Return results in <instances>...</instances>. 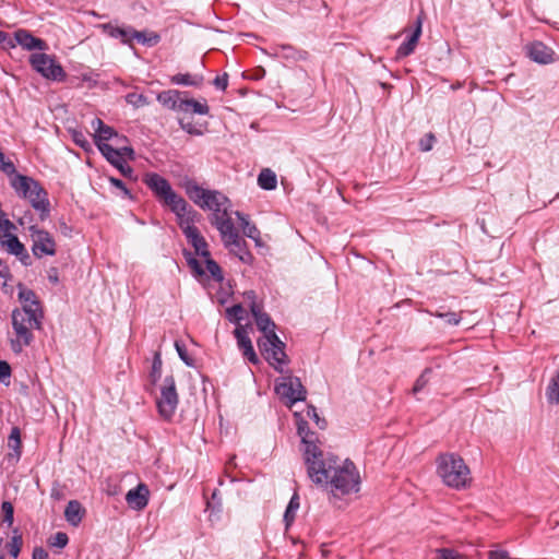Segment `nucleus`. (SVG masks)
<instances>
[{
  "instance_id": "obj_26",
  "label": "nucleus",
  "mask_w": 559,
  "mask_h": 559,
  "mask_svg": "<svg viewBox=\"0 0 559 559\" xmlns=\"http://www.w3.org/2000/svg\"><path fill=\"white\" fill-rule=\"evenodd\" d=\"M102 28L111 37L120 38L123 44L132 46V40L140 41V33L129 27H118L111 24H103Z\"/></svg>"
},
{
  "instance_id": "obj_5",
  "label": "nucleus",
  "mask_w": 559,
  "mask_h": 559,
  "mask_svg": "<svg viewBox=\"0 0 559 559\" xmlns=\"http://www.w3.org/2000/svg\"><path fill=\"white\" fill-rule=\"evenodd\" d=\"M11 186L15 192L27 199L32 206L39 212V217L45 221L49 215V200L44 188L33 178L16 174L11 179Z\"/></svg>"
},
{
  "instance_id": "obj_30",
  "label": "nucleus",
  "mask_w": 559,
  "mask_h": 559,
  "mask_svg": "<svg viewBox=\"0 0 559 559\" xmlns=\"http://www.w3.org/2000/svg\"><path fill=\"white\" fill-rule=\"evenodd\" d=\"M203 82V75L190 73H177L170 76V83L175 85L198 87Z\"/></svg>"
},
{
  "instance_id": "obj_6",
  "label": "nucleus",
  "mask_w": 559,
  "mask_h": 559,
  "mask_svg": "<svg viewBox=\"0 0 559 559\" xmlns=\"http://www.w3.org/2000/svg\"><path fill=\"white\" fill-rule=\"evenodd\" d=\"M147 390L154 396L159 417L165 421H171L179 404L174 376H165L157 386L147 388Z\"/></svg>"
},
{
  "instance_id": "obj_56",
  "label": "nucleus",
  "mask_w": 559,
  "mask_h": 559,
  "mask_svg": "<svg viewBox=\"0 0 559 559\" xmlns=\"http://www.w3.org/2000/svg\"><path fill=\"white\" fill-rule=\"evenodd\" d=\"M110 142H111L110 144L114 147H130L129 145L124 144V142H127V139L122 135H119L118 133H117V136H115V139H111Z\"/></svg>"
},
{
  "instance_id": "obj_59",
  "label": "nucleus",
  "mask_w": 559,
  "mask_h": 559,
  "mask_svg": "<svg viewBox=\"0 0 559 559\" xmlns=\"http://www.w3.org/2000/svg\"><path fill=\"white\" fill-rule=\"evenodd\" d=\"M150 490L146 485L142 483V509H144L148 502Z\"/></svg>"
},
{
  "instance_id": "obj_28",
  "label": "nucleus",
  "mask_w": 559,
  "mask_h": 559,
  "mask_svg": "<svg viewBox=\"0 0 559 559\" xmlns=\"http://www.w3.org/2000/svg\"><path fill=\"white\" fill-rule=\"evenodd\" d=\"M84 515V509L82 508L81 503L76 500H71L68 502L66 510H64V516L66 520L73 526H78Z\"/></svg>"
},
{
  "instance_id": "obj_47",
  "label": "nucleus",
  "mask_w": 559,
  "mask_h": 559,
  "mask_svg": "<svg viewBox=\"0 0 559 559\" xmlns=\"http://www.w3.org/2000/svg\"><path fill=\"white\" fill-rule=\"evenodd\" d=\"M0 170L7 175H16L15 166L12 162L4 159V154L0 150Z\"/></svg>"
},
{
  "instance_id": "obj_18",
  "label": "nucleus",
  "mask_w": 559,
  "mask_h": 559,
  "mask_svg": "<svg viewBox=\"0 0 559 559\" xmlns=\"http://www.w3.org/2000/svg\"><path fill=\"white\" fill-rule=\"evenodd\" d=\"M250 311L254 318L258 329L264 334L262 340L269 338L272 333H275V323L271 317L264 312L258 302L250 305Z\"/></svg>"
},
{
  "instance_id": "obj_57",
  "label": "nucleus",
  "mask_w": 559,
  "mask_h": 559,
  "mask_svg": "<svg viewBox=\"0 0 559 559\" xmlns=\"http://www.w3.org/2000/svg\"><path fill=\"white\" fill-rule=\"evenodd\" d=\"M307 428H309V426H308V423L306 420L301 419L300 421H298V424H297V432H298V435L300 436L301 439L304 438V435L307 433Z\"/></svg>"
},
{
  "instance_id": "obj_15",
  "label": "nucleus",
  "mask_w": 559,
  "mask_h": 559,
  "mask_svg": "<svg viewBox=\"0 0 559 559\" xmlns=\"http://www.w3.org/2000/svg\"><path fill=\"white\" fill-rule=\"evenodd\" d=\"M28 231L33 241L32 251L35 257L56 254V242L48 231L38 228L36 225H31Z\"/></svg>"
},
{
  "instance_id": "obj_22",
  "label": "nucleus",
  "mask_w": 559,
  "mask_h": 559,
  "mask_svg": "<svg viewBox=\"0 0 559 559\" xmlns=\"http://www.w3.org/2000/svg\"><path fill=\"white\" fill-rule=\"evenodd\" d=\"M16 43L26 50H40L44 51L48 48L47 43L40 38L33 36L26 29H17L14 33Z\"/></svg>"
},
{
  "instance_id": "obj_29",
  "label": "nucleus",
  "mask_w": 559,
  "mask_h": 559,
  "mask_svg": "<svg viewBox=\"0 0 559 559\" xmlns=\"http://www.w3.org/2000/svg\"><path fill=\"white\" fill-rule=\"evenodd\" d=\"M236 216L241 225L242 231L245 236L255 241L257 245H260V230L258 227L250 223L248 216L243 213L237 211Z\"/></svg>"
},
{
  "instance_id": "obj_20",
  "label": "nucleus",
  "mask_w": 559,
  "mask_h": 559,
  "mask_svg": "<svg viewBox=\"0 0 559 559\" xmlns=\"http://www.w3.org/2000/svg\"><path fill=\"white\" fill-rule=\"evenodd\" d=\"M272 56L278 59H283L289 64H294L298 61L307 60L309 53L306 50H301L292 45L285 44L276 46Z\"/></svg>"
},
{
  "instance_id": "obj_58",
  "label": "nucleus",
  "mask_w": 559,
  "mask_h": 559,
  "mask_svg": "<svg viewBox=\"0 0 559 559\" xmlns=\"http://www.w3.org/2000/svg\"><path fill=\"white\" fill-rule=\"evenodd\" d=\"M110 182H111L115 187H117V188L121 189L126 195H129V190L126 188V186H124V183H123V181H122V180H120V179H116V178H110Z\"/></svg>"
},
{
  "instance_id": "obj_61",
  "label": "nucleus",
  "mask_w": 559,
  "mask_h": 559,
  "mask_svg": "<svg viewBox=\"0 0 559 559\" xmlns=\"http://www.w3.org/2000/svg\"><path fill=\"white\" fill-rule=\"evenodd\" d=\"M243 296L247 300L250 301V305L253 302H257L255 301L257 295H255L254 290H247V292H245Z\"/></svg>"
},
{
  "instance_id": "obj_19",
  "label": "nucleus",
  "mask_w": 559,
  "mask_h": 559,
  "mask_svg": "<svg viewBox=\"0 0 559 559\" xmlns=\"http://www.w3.org/2000/svg\"><path fill=\"white\" fill-rule=\"evenodd\" d=\"M235 337L237 340V344L239 349L242 352L243 357H246L249 362L257 365L260 359L254 352L252 342L247 333V330L242 325H238L234 331Z\"/></svg>"
},
{
  "instance_id": "obj_32",
  "label": "nucleus",
  "mask_w": 559,
  "mask_h": 559,
  "mask_svg": "<svg viewBox=\"0 0 559 559\" xmlns=\"http://www.w3.org/2000/svg\"><path fill=\"white\" fill-rule=\"evenodd\" d=\"M258 185L264 190H274L277 186L275 173L269 168L262 169L258 176Z\"/></svg>"
},
{
  "instance_id": "obj_52",
  "label": "nucleus",
  "mask_w": 559,
  "mask_h": 559,
  "mask_svg": "<svg viewBox=\"0 0 559 559\" xmlns=\"http://www.w3.org/2000/svg\"><path fill=\"white\" fill-rule=\"evenodd\" d=\"M11 376V367L7 361H0V382L8 384Z\"/></svg>"
},
{
  "instance_id": "obj_63",
  "label": "nucleus",
  "mask_w": 559,
  "mask_h": 559,
  "mask_svg": "<svg viewBox=\"0 0 559 559\" xmlns=\"http://www.w3.org/2000/svg\"><path fill=\"white\" fill-rule=\"evenodd\" d=\"M51 282L56 283L58 281V277L57 276H50L49 277Z\"/></svg>"
},
{
  "instance_id": "obj_60",
  "label": "nucleus",
  "mask_w": 559,
  "mask_h": 559,
  "mask_svg": "<svg viewBox=\"0 0 559 559\" xmlns=\"http://www.w3.org/2000/svg\"><path fill=\"white\" fill-rule=\"evenodd\" d=\"M8 267L2 265V261L0 260V278L3 280V285L7 284V277H8Z\"/></svg>"
},
{
  "instance_id": "obj_64",
  "label": "nucleus",
  "mask_w": 559,
  "mask_h": 559,
  "mask_svg": "<svg viewBox=\"0 0 559 559\" xmlns=\"http://www.w3.org/2000/svg\"><path fill=\"white\" fill-rule=\"evenodd\" d=\"M212 498L213 499H217V492L216 491L213 492Z\"/></svg>"
},
{
  "instance_id": "obj_12",
  "label": "nucleus",
  "mask_w": 559,
  "mask_h": 559,
  "mask_svg": "<svg viewBox=\"0 0 559 559\" xmlns=\"http://www.w3.org/2000/svg\"><path fill=\"white\" fill-rule=\"evenodd\" d=\"M258 345L267 362L276 371L282 373V366L288 364V357L285 353V343L281 341L276 333H272L269 338L260 340Z\"/></svg>"
},
{
  "instance_id": "obj_7",
  "label": "nucleus",
  "mask_w": 559,
  "mask_h": 559,
  "mask_svg": "<svg viewBox=\"0 0 559 559\" xmlns=\"http://www.w3.org/2000/svg\"><path fill=\"white\" fill-rule=\"evenodd\" d=\"M189 199L202 210L212 211L213 214L228 212L229 199L217 190H209L200 187L194 180L188 179L182 183Z\"/></svg>"
},
{
  "instance_id": "obj_34",
  "label": "nucleus",
  "mask_w": 559,
  "mask_h": 559,
  "mask_svg": "<svg viewBox=\"0 0 559 559\" xmlns=\"http://www.w3.org/2000/svg\"><path fill=\"white\" fill-rule=\"evenodd\" d=\"M205 259V265L206 270L211 274L212 278L217 282L222 283L224 281V275L222 272L221 266L216 261H214L211 255L210 257H203Z\"/></svg>"
},
{
  "instance_id": "obj_55",
  "label": "nucleus",
  "mask_w": 559,
  "mask_h": 559,
  "mask_svg": "<svg viewBox=\"0 0 559 559\" xmlns=\"http://www.w3.org/2000/svg\"><path fill=\"white\" fill-rule=\"evenodd\" d=\"M33 559H48V552L43 547H35L32 555Z\"/></svg>"
},
{
  "instance_id": "obj_1",
  "label": "nucleus",
  "mask_w": 559,
  "mask_h": 559,
  "mask_svg": "<svg viewBox=\"0 0 559 559\" xmlns=\"http://www.w3.org/2000/svg\"><path fill=\"white\" fill-rule=\"evenodd\" d=\"M317 485L330 488L334 496H344L359 491L360 476L350 460L341 463L333 454H326L316 467H310L307 473Z\"/></svg>"
},
{
  "instance_id": "obj_2",
  "label": "nucleus",
  "mask_w": 559,
  "mask_h": 559,
  "mask_svg": "<svg viewBox=\"0 0 559 559\" xmlns=\"http://www.w3.org/2000/svg\"><path fill=\"white\" fill-rule=\"evenodd\" d=\"M143 181L162 206L169 209L176 216H180V213L181 215L185 214V211L191 206L173 189L170 182L159 174L147 173Z\"/></svg>"
},
{
  "instance_id": "obj_4",
  "label": "nucleus",
  "mask_w": 559,
  "mask_h": 559,
  "mask_svg": "<svg viewBox=\"0 0 559 559\" xmlns=\"http://www.w3.org/2000/svg\"><path fill=\"white\" fill-rule=\"evenodd\" d=\"M437 473L442 481L452 488H464L469 478V468L464 460L454 453H444L437 459Z\"/></svg>"
},
{
  "instance_id": "obj_62",
  "label": "nucleus",
  "mask_w": 559,
  "mask_h": 559,
  "mask_svg": "<svg viewBox=\"0 0 559 559\" xmlns=\"http://www.w3.org/2000/svg\"><path fill=\"white\" fill-rule=\"evenodd\" d=\"M8 38V34L5 32L0 31V44L3 43Z\"/></svg>"
},
{
  "instance_id": "obj_17",
  "label": "nucleus",
  "mask_w": 559,
  "mask_h": 559,
  "mask_svg": "<svg viewBox=\"0 0 559 559\" xmlns=\"http://www.w3.org/2000/svg\"><path fill=\"white\" fill-rule=\"evenodd\" d=\"M211 223L219 231L224 245L240 236L231 221V217L225 210L222 214H212Z\"/></svg>"
},
{
  "instance_id": "obj_8",
  "label": "nucleus",
  "mask_w": 559,
  "mask_h": 559,
  "mask_svg": "<svg viewBox=\"0 0 559 559\" xmlns=\"http://www.w3.org/2000/svg\"><path fill=\"white\" fill-rule=\"evenodd\" d=\"M157 100L168 109L183 115H201L206 116L210 112V107L204 99L203 102L195 100L188 97V92L178 90H168L160 92L157 95Z\"/></svg>"
},
{
  "instance_id": "obj_35",
  "label": "nucleus",
  "mask_w": 559,
  "mask_h": 559,
  "mask_svg": "<svg viewBox=\"0 0 559 559\" xmlns=\"http://www.w3.org/2000/svg\"><path fill=\"white\" fill-rule=\"evenodd\" d=\"M8 447L15 452L16 459L21 455V431L19 427H13L8 438Z\"/></svg>"
},
{
  "instance_id": "obj_43",
  "label": "nucleus",
  "mask_w": 559,
  "mask_h": 559,
  "mask_svg": "<svg viewBox=\"0 0 559 559\" xmlns=\"http://www.w3.org/2000/svg\"><path fill=\"white\" fill-rule=\"evenodd\" d=\"M176 350L180 359L189 367L194 366V360L189 356L186 345L182 342H175Z\"/></svg>"
},
{
  "instance_id": "obj_41",
  "label": "nucleus",
  "mask_w": 559,
  "mask_h": 559,
  "mask_svg": "<svg viewBox=\"0 0 559 559\" xmlns=\"http://www.w3.org/2000/svg\"><path fill=\"white\" fill-rule=\"evenodd\" d=\"M126 500L132 509L140 510V484L127 493Z\"/></svg>"
},
{
  "instance_id": "obj_24",
  "label": "nucleus",
  "mask_w": 559,
  "mask_h": 559,
  "mask_svg": "<svg viewBox=\"0 0 559 559\" xmlns=\"http://www.w3.org/2000/svg\"><path fill=\"white\" fill-rule=\"evenodd\" d=\"M224 246L229 250L230 253L235 254L242 263L249 265L253 263L254 258L248 249V243L240 236L237 237L235 240L228 241Z\"/></svg>"
},
{
  "instance_id": "obj_39",
  "label": "nucleus",
  "mask_w": 559,
  "mask_h": 559,
  "mask_svg": "<svg viewBox=\"0 0 559 559\" xmlns=\"http://www.w3.org/2000/svg\"><path fill=\"white\" fill-rule=\"evenodd\" d=\"M243 308L241 305H234L230 308L226 309L227 318L236 323H240V321L243 319Z\"/></svg>"
},
{
  "instance_id": "obj_14",
  "label": "nucleus",
  "mask_w": 559,
  "mask_h": 559,
  "mask_svg": "<svg viewBox=\"0 0 559 559\" xmlns=\"http://www.w3.org/2000/svg\"><path fill=\"white\" fill-rule=\"evenodd\" d=\"M98 150L112 166L121 171L122 175L127 176L131 174L132 170L127 164V159L134 158V151L132 147H114L111 144H103V147Z\"/></svg>"
},
{
  "instance_id": "obj_33",
  "label": "nucleus",
  "mask_w": 559,
  "mask_h": 559,
  "mask_svg": "<svg viewBox=\"0 0 559 559\" xmlns=\"http://www.w3.org/2000/svg\"><path fill=\"white\" fill-rule=\"evenodd\" d=\"M299 509V497L297 493H294L290 498L288 506L284 513V522L288 527L295 520L296 512Z\"/></svg>"
},
{
  "instance_id": "obj_38",
  "label": "nucleus",
  "mask_w": 559,
  "mask_h": 559,
  "mask_svg": "<svg viewBox=\"0 0 559 559\" xmlns=\"http://www.w3.org/2000/svg\"><path fill=\"white\" fill-rule=\"evenodd\" d=\"M23 545V539L20 534L14 531V535L12 536L11 542L8 544L9 554L16 559L21 552V548Z\"/></svg>"
},
{
  "instance_id": "obj_54",
  "label": "nucleus",
  "mask_w": 559,
  "mask_h": 559,
  "mask_svg": "<svg viewBox=\"0 0 559 559\" xmlns=\"http://www.w3.org/2000/svg\"><path fill=\"white\" fill-rule=\"evenodd\" d=\"M33 214L31 212H25L19 219V224L23 227H26L28 229V227L31 225H34L33 224Z\"/></svg>"
},
{
  "instance_id": "obj_40",
  "label": "nucleus",
  "mask_w": 559,
  "mask_h": 559,
  "mask_svg": "<svg viewBox=\"0 0 559 559\" xmlns=\"http://www.w3.org/2000/svg\"><path fill=\"white\" fill-rule=\"evenodd\" d=\"M2 511V521L8 524V526H11L14 521V508L13 504L10 501H3L1 506Z\"/></svg>"
},
{
  "instance_id": "obj_31",
  "label": "nucleus",
  "mask_w": 559,
  "mask_h": 559,
  "mask_svg": "<svg viewBox=\"0 0 559 559\" xmlns=\"http://www.w3.org/2000/svg\"><path fill=\"white\" fill-rule=\"evenodd\" d=\"M162 366L163 361L160 358V354L158 352L154 353L150 373H148V381H150V388L157 386V384L160 383L162 379Z\"/></svg>"
},
{
  "instance_id": "obj_25",
  "label": "nucleus",
  "mask_w": 559,
  "mask_h": 559,
  "mask_svg": "<svg viewBox=\"0 0 559 559\" xmlns=\"http://www.w3.org/2000/svg\"><path fill=\"white\" fill-rule=\"evenodd\" d=\"M92 127L94 128V141L98 148L103 147V144H109L111 139L117 136V132L114 128L105 124L103 120L96 118L92 121Z\"/></svg>"
},
{
  "instance_id": "obj_44",
  "label": "nucleus",
  "mask_w": 559,
  "mask_h": 559,
  "mask_svg": "<svg viewBox=\"0 0 559 559\" xmlns=\"http://www.w3.org/2000/svg\"><path fill=\"white\" fill-rule=\"evenodd\" d=\"M72 140L74 141V143L76 145H79L83 150H85V151L91 150V143L88 142L87 138L85 136V134L83 132L73 130L72 131Z\"/></svg>"
},
{
  "instance_id": "obj_10",
  "label": "nucleus",
  "mask_w": 559,
  "mask_h": 559,
  "mask_svg": "<svg viewBox=\"0 0 559 559\" xmlns=\"http://www.w3.org/2000/svg\"><path fill=\"white\" fill-rule=\"evenodd\" d=\"M15 225L5 216V213L0 210V245L7 252L20 259L24 264H28L29 254L25 246L13 234Z\"/></svg>"
},
{
  "instance_id": "obj_9",
  "label": "nucleus",
  "mask_w": 559,
  "mask_h": 559,
  "mask_svg": "<svg viewBox=\"0 0 559 559\" xmlns=\"http://www.w3.org/2000/svg\"><path fill=\"white\" fill-rule=\"evenodd\" d=\"M198 216L199 213L190 206L182 216H176V218L188 242L194 248L195 253L201 257H210L207 242L200 234L198 227L194 226Z\"/></svg>"
},
{
  "instance_id": "obj_36",
  "label": "nucleus",
  "mask_w": 559,
  "mask_h": 559,
  "mask_svg": "<svg viewBox=\"0 0 559 559\" xmlns=\"http://www.w3.org/2000/svg\"><path fill=\"white\" fill-rule=\"evenodd\" d=\"M160 41V35L151 29H142V46L154 47Z\"/></svg>"
},
{
  "instance_id": "obj_23",
  "label": "nucleus",
  "mask_w": 559,
  "mask_h": 559,
  "mask_svg": "<svg viewBox=\"0 0 559 559\" xmlns=\"http://www.w3.org/2000/svg\"><path fill=\"white\" fill-rule=\"evenodd\" d=\"M415 29L408 36V38L400 45L396 50V58H404L412 55L416 48V45L421 35L423 19L419 15L415 22Z\"/></svg>"
},
{
  "instance_id": "obj_50",
  "label": "nucleus",
  "mask_w": 559,
  "mask_h": 559,
  "mask_svg": "<svg viewBox=\"0 0 559 559\" xmlns=\"http://www.w3.org/2000/svg\"><path fill=\"white\" fill-rule=\"evenodd\" d=\"M436 142V136L432 133H427L419 141V147L423 152H428L432 148L433 143Z\"/></svg>"
},
{
  "instance_id": "obj_45",
  "label": "nucleus",
  "mask_w": 559,
  "mask_h": 559,
  "mask_svg": "<svg viewBox=\"0 0 559 559\" xmlns=\"http://www.w3.org/2000/svg\"><path fill=\"white\" fill-rule=\"evenodd\" d=\"M69 537L63 532L56 533L50 539L49 543L53 547L64 548L68 545Z\"/></svg>"
},
{
  "instance_id": "obj_46",
  "label": "nucleus",
  "mask_w": 559,
  "mask_h": 559,
  "mask_svg": "<svg viewBox=\"0 0 559 559\" xmlns=\"http://www.w3.org/2000/svg\"><path fill=\"white\" fill-rule=\"evenodd\" d=\"M182 130L192 135H201L202 131L198 129L191 121H187L185 117L178 119Z\"/></svg>"
},
{
  "instance_id": "obj_3",
  "label": "nucleus",
  "mask_w": 559,
  "mask_h": 559,
  "mask_svg": "<svg viewBox=\"0 0 559 559\" xmlns=\"http://www.w3.org/2000/svg\"><path fill=\"white\" fill-rule=\"evenodd\" d=\"M11 317L15 333V338L11 340V347L14 353L19 354L32 343L34 337L32 331L41 328L43 312L16 308L12 311Z\"/></svg>"
},
{
  "instance_id": "obj_48",
  "label": "nucleus",
  "mask_w": 559,
  "mask_h": 559,
  "mask_svg": "<svg viewBox=\"0 0 559 559\" xmlns=\"http://www.w3.org/2000/svg\"><path fill=\"white\" fill-rule=\"evenodd\" d=\"M438 559H464L462 555L450 548L438 549Z\"/></svg>"
},
{
  "instance_id": "obj_21",
  "label": "nucleus",
  "mask_w": 559,
  "mask_h": 559,
  "mask_svg": "<svg viewBox=\"0 0 559 559\" xmlns=\"http://www.w3.org/2000/svg\"><path fill=\"white\" fill-rule=\"evenodd\" d=\"M526 49L527 56L537 63L548 64L554 61V50L542 41H534Z\"/></svg>"
},
{
  "instance_id": "obj_51",
  "label": "nucleus",
  "mask_w": 559,
  "mask_h": 559,
  "mask_svg": "<svg viewBox=\"0 0 559 559\" xmlns=\"http://www.w3.org/2000/svg\"><path fill=\"white\" fill-rule=\"evenodd\" d=\"M307 414H308V416H309L310 418H312V419L316 421V424L318 425V427H319L320 429H324V428L326 427V421H325V419H324V418H321V417L319 416V414L317 413V408H316L314 406H312V405L308 406V412H307Z\"/></svg>"
},
{
  "instance_id": "obj_49",
  "label": "nucleus",
  "mask_w": 559,
  "mask_h": 559,
  "mask_svg": "<svg viewBox=\"0 0 559 559\" xmlns=\"http://www.w3.org/2000/svg\"><path fill=\"white\" fill-rule=\"evenodd\" d=\"M186 259H187L188 265L193 270V272L197 275L202 276V275L205 274V272H204L202 265L200 264V262L195 258H193L191 255V253H187L186 254Z\"/></svg>"
},
{
  "instance_id": "obj_11",
  "label": "nucleus",
  "mask_w": 559,
  "mask_h": 559,
  "mask_svg": "<svg viewBox=\"0 0 559 559\" xmlns=\"http://www.w3.org/2000/svg\"><path fill=\"white\" fill-rule=\"evenodd\" d=\"M32 68L47 80L62 82L67 78V73L62 66L57 62L53 56L45 52L33 53L29 57Z\"/></svg>"
},
{
  "instance_id": "obj_37",
  "label": "nucleus",
  "mask_w": 559,
  "mask_h": 559,
  "mask_svg": "<svg viewBox=\"0 0 559 559\" xmlns=\"http://www.w3.org/2000/svg\"><path fill=\"white\" fill-rule=\"evenodd\" d=\"M432 372L431 368H425L421 374L417 378L415 381V384L413 386V393L417 394L424 390V388L427 385L430 379V374Z\"/></svg>"
},
{
  "instance_id": "obj_13",
  "label": "nucleus",
  "mask_w": 559,
  "mask_h": 559,
  "mask_svg": "<svg viewBox=\"0 0 559 559\" xmlns=\"http://www.w3.org/2000/svg\"><path fill=\"white\" fill-rule=\"evenodd\" d=\"M275 392L288 407L297 402L305 401L307 396V390L300 379L293 376L282 377L275 384Z\"/></svg>"
},
{
  "instance_id": "obj_53",
  "label": "nucleus",
  "mask_w": 559,
  "mask_h": 559,
  "mask_svg": "<svg viewBox=\"0 0 559 559\" xmlns=\"http://www.w3.org/2000/svg\"><path fill=\"white\" fill-rule=\"evenodd\" d=\"M213 85L219 91H225L228 86V74L217 75L213 81Z\"/></svg>"
},
{
  "instance_id": "obj_42",
  "label": "nucleus",
  "mask_w": 559,
  "mask_h": 559,
  "mask_svg": "<svg viewBox=\"0 0 559 559\" xmlns=\"http://www.w3.org/2000/svg\"><path fill=\"white\" fill-rule=\"evenodd\" d=\"M432 316L443 319L450 325H457L461 321V316L456 312L448 311V312H439L436 311L431 313Z\"/></svg>"
},
{
  "instance_id": "obj_27",
  "label": "nucleus",
  "mask_w": 559,
  "mask_h": 559,
  "mask_svg": "<svg viewBox=\"0 0 559 559\" xmlns=\"http://www.w3.org/2000/svg\"><path fill=\"white\" fill-rule=\"evenodd\" d=\"M19 300L22 304L21 309H29L34 312H43L36 294L25 286L19 285Z\"/></svg>"
},
{
  "instance_id": "obj_16",
  "label": "nucleus",
  "mask_w": 559,
  "mask_h": 559,
  "mask_svg": "<svg viewBox=\"0 0 559 559\" xmlns=\"http://www.w3.org/2000/svg\"><path fill=\"white\" fill-rule=\"evenodd\" d=\"M318 436L314 431H311L307 428V433L304 435L301 439L302 443V455L304 461L307 466V473L310 471V467H316L320 464L321 460H325L326 454L318 447Z\"/></svg>"
}]
</instances>
